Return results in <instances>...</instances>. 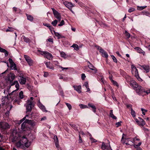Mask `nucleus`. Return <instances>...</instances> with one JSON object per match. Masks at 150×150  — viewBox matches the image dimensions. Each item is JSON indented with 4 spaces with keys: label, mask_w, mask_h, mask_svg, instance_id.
Here are the masks:
<instances>
[{
    "label": "nucleus",
    "mask_w": 150,
    "mask_h": 150,
    "mask_svg": "<svg viewBox=\"0 0 150 150\" xmlns=\"http://www.w3.org/2000/svg\"><path fill=\"white\" fill-rule=\"evenodd\" d=\"M132 141L133 142H134L136 141H139L140 140V139L138 138L137 137H135L133 138L132 139Z\"/></svg>",
    "instance_id": "8fccbe9b"
},
{
    "label": "nucleus",
    "mask_w": 150,
    "mask_h": 150,
    "mask_svg": "<svg viewBox=\"0 0 150 150\" xmlns=\"http://www.w3.org/2000/svg\"><path fill=\"white\" fill-rule=\"evenodd\" d=\"M88 62L89 64L88 65L89 68L92 70L93 71L94 73H96L97 71V69L90 62L88 61Z\"/></svg>",
    "instance_id": "f8f14e48"
},
{
    "label": "nucleus",
    "mask_w": 150,
    "mask_h": 150,
    "mask_svg": "<svg viewBox=\"0 0 150 150\" xmlns=\"http://www.w3.org/2000/svg\"><path fill=\"white\" fill-rule=\"evenodd\" d=\"M142 144V142H140L139 143L137 144H134V143L133 144L134 147V148H137V147H139V146L141 145Z\"/></svg>",
    "instance_id": "a18cd8bd"
},
{
    "label": "nucleus",
    "mask_w": 150,
    "mask_h": 150,
    "mask_svg": "<svg viewBox=\"0 0 150 150\" xmlns=\"http://www.w3.org/2000/svg\"><path fill=\"white\" fill-rule=\"evenodd\" d=\"M111 57L113 59V61L115 63H117V59L115 57L114 55H111Z\"/></svg>",
    "instance_id": "49530a36"
},
{
    "label": "nucleus",
    "mask_w": 150,
    "mask_h": 150,
    "mask_svg": "<svg viewBox=\"0 0 150 150\" xmlns=\"http://www.w3.org/2000/svg\"><path fill=\"white\" fill-rule=\"evenodd\" d=\"M86 77V76L85 75V74H82L81 79L82 80H84L85 79Z\"/></svg>",
    "instance_id": "13d9d810"
},
{
    "label": "nucleus",
    "mask_w": 150,
    "mask_h": 150,
    "mask_svg": "<svg viewBox=\"0 0 150 150\" xmlns=\"http://www.w3.org/2000/svg\"><path fill=\"white\" fill-rule=\"evenodd\" d=\"M146 7V6H137V9L138 10H142L143 9H144Z\"/></svg>",
    "instance_id": "37998d69"
},
{
    "label": "nucleus",
    "mask_w": 150,
    "mask_h": 150,
    "mask_svg": "<svg viewBox=\"0 0 150 150\" xmlns=\"http://www.w3.org/2000/svg\"><path fill=\"white\" fill-rule=\"evenodd\" d=\"M47 40L50 42H51L52 43H53V39L51 38H50L47 39Z\"/></svg>",
    "instance_id": "0e129e2a"
},
{
    "label": "nucleus",
    "mask_w": 150,
    "mask_h": 150,
    "mask_svg": "<svg viewBox=\"0 0 150 150\" xmlns=\"http://www.w3.org/2000/svg\"><path fill=\"white\" fill-rule=\"evenodd\" d=\"M54 34L55 36L58 37V38H60L61 35L59 33L57 32H55Z\"/></svg>",
    "instance_id": "3c124183"
},
{
    "label": "nucleus",
    "mask_w": 150,
    "mask_h": 150,
    "mask_svg": "<svg viewBox=\"0 0 150 150\" xmlns=\"http://www.w3.org/2000/svg\"><path fill=\"white\" fill-rule=\"evenodd\" d=\"M52 63L56 66H57L58 64H59V63L57 61H53Z\"/></svg>",
    "instance_id": "69168bd1"
},
{
    "label": "nucleus",
    "mask_w": 150,
    "mask_h": 150,
    "mask_svg": "<svg viewBox=\"0 0 150 150\" xmlns=\"http://www.w3.org/2000/svg\"><path fill=\"white\" fill-rule=\"evenodd\" d=\"M53 13L55 17L59 21L61 20V16L60 14L57 11L55 10L54 8H51Z\"/></svg>",
    "instance_id": "0eeeda50"
},
{
    "label": "nucleus",
    "mask_w": 150,
    "mask_h": 150,
    "mask_svg": "<svg viewBox=\"0 0 150 150\" xmlns=\"http://www.w3.org/2000/svg\"><path fill=\"white\" fill-rule=\"evenodd\" d=\"M134 90L139 95L144 96V92L145 91V90L143 87L139 85L137 86V88Z\"/></svg>",
    "instance_id": "20e7f679"
},
{
    "label": "nucleus",
    "mask_w": 150,
    "mask_h": 150,
    "mask_svg": "<svg viewBox=\"0 0 150 150\" xmlns=\"http://www.w3.org/2000/svg\"><path fill=\"white\" fill-rule=\"evenodd\" d=\"M125 79H126V80L127 81V82L128 83L129 82H130L131 81H132L131 79V77L128 76L127 75L125 76Z\"/></svg>",
    "instance_id": "f704fd0d"
},
{
    "label": "nucleus",
    "mask_w": 150,
    "mask_h": 150,
    "mask_svg": "<svg viewBox=\"0 0 150 150\" xmlns=\"http://www.w3.org/2000/svg\"><path fill=\"white\" fill-rule=\"evenodd\" d=\"M19 97L20 99H23L24 97L23 92V91H21L19 94Z\"/></svg>",
    "instance_id": "e433bc0d"
},
{
    "label": "nucleus",
    "mask_w": 150,
    "mask_h": 150,
    "mask_svg": "<svg viewBox=\"0 0 150 150\" xmlns=\"http://www.w3.org/2000/svg\"><path fill=\"white\" fill-rule=\"evenodd\" d=\"M8 61H9V62L10 63V64H13V63H14L13 62V61L12 60V59L11 58H9Z\"/></svg>",
    "instance_id": "052dcab7"
},
{
    "label": "nucleus",
    "mask_w": 150,
    "mask_h": 150,
    "mask_svg": "<svg viewBox=\"0 0 150 150\" xmlns=\"http://www.w3.org/2000/svg\"><path fill=\"white\" fill-rule=\"evenodd\" d=\"M40 54L43 55L44 56L46 57L47 59L51 60L52 58V54L47 51H43L40 50H38Z\"/></svg>",
    "instance_id": "39448f33"
},
{
    "label": "nucleus",
    "mask_w": 150,
    "mask_h": 150,
    "mask_svg": "<svg viewBox=\"0 0 150 150\" xmlns=\"http://www.w3.org/2000/svg\"><path fill=\"white\" fill-rule=\"evenodd\" d=\"M17 75L18 77L24 76V74L22 71H17Z\"/></svg>",
    "instance_id": "cd10ccee"
},
{
    "label": "nucleus",
    "mask_w": 150,
    "mask_h": 150,
    "mask_svg": "<svg viewBox=\"0 0 150 150\" xmlns=\"http://www.w3.org/2000/svg\"><path fill=\"white\" fill-rule=\"evenodd\" d=\"M15 85V87L17 88V89H19V85L17 81H15L13 83V84L11 85Z\"/></svg>",
    "instance_id": "a878e982"
},
{
    "label": "nucleus",
    "mask_w": 150,
    "mask_h": 150,
    "mask_svg": "<svg viewBox=\"0 0 150 150\" xmlns=\"http://www.w3.org/2000/svg\"><path fill=\"white\" fill-rule=\"evenodd\" d=\"M138 118L139 119V124L142 126L145 125L146 123L143 119L140 117H139Z\"/></svg>",
    "instance_id": "5701e85b"
},
{
    "label": "nucleus",
    "mask_w": 150,
    "mask_h": 150,
    "mask_svg": "<svg viewBox=\"0 0 150 150\" xmlns=\"http://www.w3.org/2000/svg\"><path fill=\"white\" fill-rule=\"evenodd\" d=\"M88 107L90 108H91L93 111L94 112H96V106L94 105L92 103H89L88 104Z\"/></svg>",
    "instance_id": "6ab92c4d"
},
{
    "label": "nucleus",
    "mask_w": 150,
    "mask_h": 150,
    "mask_svg": "<svg viewBox=\"0 0 150 150\" xmlns=\"http://www.w3.org/2000/svg\"><path fill=\"white\" fill-rule=\"evenodd\" d=\"M74 89L77 91L78 93H80L81 91V86L80 85L79 86L74 85L73 86Z\"/></svg>",
    "instance_id": "dca6fc26"
},
{
    "label": "nucleus",
    "mask_w": 150,
    "mask_h": 150,
    "mask_svg": "<svg viewBox=\"0 0 150 150\" xmlns=\"http://www.w3.org/2000/svg\"><path fill=\"white\" fill-rule=\"evenodd\" d=\"M131 114L133 117L134 118L135 117V112L132 108L131 109Z\"/></svg>",
    "instance_id": "c9c22d12"
},
{
    "label": "nucleus",
    "mask_w": 150,
    "mask_h": 150,
    "mask_svg": "<svg viewBox=\"0 0 150 150\" xmlns=\"http://www.w3.org/2000/svg\"><path fill=\"white\" fill-rule=\"evenodd\" d=\"M43 25L44 26H47L48 28L51 31H52V30L53 29L52 27L50 25V24L48 23H45L43 24Z\"/></svg>",
    "instance_id": "72a5a7b5"
},
{
    "label": "nucleus",
    "mask_w": 150,
    "mask_h": 150,
    "mask_svg": "<svg viewBox=\"0 0 150 150\" xmlns=\"http://www.w3.org/2000/svg\"><path fill=\"white\" fill-rule=\"evenodd\" d=\"M79 106H80V108L82 109L89 108V107H88V106H87L86 105H83L82 104H80Z\"/></svg>",
    "instance_id": "c85d7f7f"
},
{
    "label": "nucleus",
    "mask_w": 150,
    "mask_h": 150,
    "mask_svg": "<svg viewBox=\"0 0 150 150\" xmlns=\"http://www.w3.org/2000/svg\"><path fill=\"white\" fill-rule=\"evenodd\" d=\"M83 86H84L86 88L88 87V81H86L85 82L83 85Z\"/></svg>",
    "instance_id": "6e6d98bb"
},
{
    "label": "nucleus",
    "mask_w": 150,
    "mask_h": 150,
    "mask_svg": "<svg viewBox=\"0 0 150 150\" xmlns=\"http://www.w3.org/2000/svg\"><path fill=\"white\" fill-rule=\"evenodd\" d=\"M0 127L3 129H6L10 128L9 124L6 122H2L0 125Z\"/></svg>",
    "instance_id": "9b49d317"
},
{
    "label": "nucleus",
    "mask_w": 150,
    "mask_h": 150,
    "mask_svg": "<svg viewBox=\"0 0 150 150\" xmlns=\"http://www.w3.org/2000/svg\"><path fill=\"white\" fill-rule=\"evenodd\" d=\"M64 24V20H62L61 21L60 24L58 25V26H61L63 25Z\"/></svg>",
    "instance_id": "de8ad7c7"
},
{
    "label": "nucleus",
    "mask_w": 150,
    "mask_h": 150,
    "mask_svg": "<svg viewBox=\"0 0 150 150\" xmlns=\"http://www.w3.org/2000/svg\"><path fill=\"white\" fill-rule=\"evenodd\" d=\"M38 106L44 112H47V111L46 109L45 106L42 104L39 101L38 103Z\"/></svg>",
    "instance_id": "f3484780"
},
{
    "label": "nucleus",
    "mask_w": 150,
    "mask_h": 150,
    "mask_svg": "<svg viewBox=\"0 0 150 150\" xmlns=\"http://www.w3.org/2000/svg\"><path fill=\"white\" fill-rule=\"evenodd\" d=\"M54 144L56 147L58 148V150H59V149H60L59 148V146L58 142H54Z\"/></svg>",
    "instance_id": "603ef678"
},
{
    "label": "nucleus",
    "mask_w": 150,
    "mask_h": 150,
    "mask_svg": "<svg viewBox=\"0 0 150 150\" xmlns=\"http://www.w3.org/2000/svg\"><path fill=\"white\" fill-rule=\"evenodd\" d=\"M130 84L131 86L133 87L134 90L137 88V86H138L139 85L135 81L133 80L131 81Z\"/></svg>",
    "instance_id": "2eb2a0df"
},
{
    "label": "nucleus",
    "mask_w": 150,
    "mask_h": 150,
    "mask_svg": "<svg viewBox=\"0 0 150 150\" xmlns=\"http://www.w3.org/2000/svg\"><path fill=\"white\" fill-rule=\"evenodd\" d=\"M0 52H2L4 53L6 57L8 55V52L5 49H3L1 47H0Z\"/></svg>",
    "instance_id": "b1692460"
},
{
    "label": "nucleus",
    "mask_w": 150,
    "mask_h": 150,
    "mask_svg": "<svg viewBox=\"0 0 150 150\" xmlns=\"http://www.w3.org/2000/svg\"><path fill=\"white\" fill-rule=\"evenodd\" d=\"M58 21L57 20H55L54 21H52L51 24L54 26H56L57 24Z\"/></svg>",
    "instance_id": "4c0bfd02"
},
{
    "label": "nucleus",
    "mask_w": 150,
    "mask_h": 150,
    "mask_svg": "<svg viewBox=\"0 0 150 150\" xmlns=\"http://www.w3.org/2000/svg\"><path fill=\"white\" fill-rule=\"evenodd\" d=\"M16 145L17 147L21 148H23L24 147V146L22 144L21 140H20L19 141L17 142L16 144Z\"/></svg>",
    "instance_id": "4be33fe9"
},
{
    "label": "nucleus",
    "mask_w": 150,
    "mask_h": 150,
    "mask_svg": "<svg viewBox=\"0 0 150 150\" xmlns=\"http://www.w3.org/2000/svg\"><path fill=\"white\" fill-rule=\"evenodd\" d=\"M15 75L14 74L10 73L7 77L6 79L10 82H12L15 79Z\"/></svg>",
    "instance_id": "6e6552de"
},
{
    "label": "nucleus",
    "mask_w": 150,
    "mask_h": 150,
    "mask_svg": "<svg viewBox=\"0 0 150 150\" xmlns=\"http://www.w3.org/2000/svg\"><path fill=\"white\" fill-rule=\"evenodd\" d=\"M21 142L24 146L27 147H28L30 146V143L28 142V141L25 136H23L20 139Z\"/></svg>",
    "instance_id": "423d86ee"
},
{
    "label": "nucleus",
    "mask_w": 150,
    "mask_h": 150,
    "mask_svg": "<svg viewBox=\"0 0 150 150\" xmlns=\"http://www.w3.org/2000/svg\"><path fill=\"white\" fill-rule=\"evenodd\" d=\"M125 35L127 39H128L130 36V34L127 32V31H125Z\"/></svg>",
    "instance_id": "ea45409f"
},
{
    "label": "nucleus",
    "mask_w": 150,
    "mask_h": 150,
    "mask_svg": "<svg viewBox=\"0 0 150 150\" xmlns=\"http://www.w3.org/2000/svg\"><path fill=\"white\" fill-rule=\"evenodd\" d=\"M64 5L69 9H71L74 6L72 4V3L67 1H66L64 3Z\"/></svg>",
    "instance_id": "4468645a"
},
{
    "label": "nucleus",
    "mask_w": 150,
    "mask_h": 150,
    "mask_svg": "<svg viewBox=\"0 0 150 150\" xmlns=\"http://www.w3.org/2000/svg\"><path fill=\"white\" fill-rule=\"evenodd\" d=\"M129 139L130 138H128L127 139V141L125 143V144H126L131 145V144H131V145L132 146L133 145V144H134V143H133L132 141H131L130 140H129Z\"/></svg>",
    "instance_id": "2f4dec72"
},
{
    "label": "nucleus",
    "mask_w": 150,
    "mask_h": 150,
    "mask_svg": "<svg viewBox=\"0 0 150 150\" xmlns=\"http://www.w3.org/2000/svg\"><path fill=\"white\" fill-rule=\"evenodd\" d=\"M13 28L12 27H8V28L6 30V32H12L13 31Z\"/></svg>",
    "instance_id": "79ce46f5"
},
{
    "label": "nucleus",
    "mask_w": 150,
    "mask_h": 150,
    "mask_svg": "<svg viewBox=\"0 0 150 150\" xmlns=\"http://www.w3.org/2000/svg\"><path fill=\"white\" fill-rule=\"evenodd\" d=\"M26 15L27 17V19L28 20L30 21H33V18L32 16L28 14H26Z\"/></svg>",
    "instance_id": "c756f323"
},
{
    "label": "nucleus",
    "mask_w": 150,
    "mask_h": 150,
    "mask_svg": "<svg viewBox=\"0 0 150 150\" xmlns=\"http://www.w3.org/2000/svg\"><path fill=\"white\" fill-rule=\"evenodd\" d=\"M65 104L69 110H71V109L72 107L70 104L66 103Z\"/></svg>",
    "instance_id": "c03bdc74"
},
{
    "label": "nucleus",
    "mask_w": 150,
    "mask_h": 150,
    "mask_svg": "<svg viewBox=\"0 0 150 150\" xmlns=\"http://www.w3.org/2000/svg\"><path fill=\"white\" fill-rule=\"evenodd\" d=\"M54 142H58V140L57 136H54Z\"/></svg>",
    "instance_id": "864d4df0"
},
{
    "label": "nucleus",
    "mask_w": 150,
    "mask_h": 150,
    "mask_svg": "<svg viewBox=\"0 0 150 150\" xmlns=\"http://www.w3.org/2000/svg\"><path fill=\"white\" fill-rule=\"evenodd\" d=\"M135 10V8L133 7L130 8L128 10V11L129 13H131L132 12L134 11Z\"/></svg>",
    "instance_id": "09e8293b"
},
{
    "label": "nucleus",
    "mask_w": 150,
    "mask_h": 150,
    "mask_svg": "<svg viewBox=\"0 0 150 150\" xmlns=\"http://www.w3.org/2000/svg\"><path fill=\"white\" fill-rule=\"evenodd\" d=\"M141 110L142 111V114L145 115V112H147V110L146 109H145L143 108H141Z\"/></svg>",
    "instance_id": "a19ab883"
},
{
    "label": "nucleus",
    "mask_w": 150,
    "mask_h": 150,
    "mask_svg": "<svg viewBox=\"0 0 150 150\" xmlns=\"http://www.w3.org/2000/svg\"><path fill=\"white\" fill-rule=\"evenodd\" d=\"M124 135V134H122V139H121V142L122 144H125V141L124 140H123V138H124L123 135Z\"/></svg>",
    "instance_id": "bf43d9fd"
},
{
    "label": "nucleus",
    "mask_w": 150,
    "mask_h": 150,
    "mask_svg": "<svg viewBox=\"0 0 150 150\" xmlns=\"http://www.w3.org/2000/svg\"><path fill=\"white\" fill-rule=\"evenodd\" d=\"M112 110H110V116L113 119H117L116 117L113 114Z\"/></svg>",
    "instance_id": "bb28decb"
},
{
    "label": "nucleus",
    "mask_w": 150,
    "mask_h": 150,
    "mask_svg": "<svg viewBox=\"0 0 150 150\" xmlns=\"http://www.w3.org/2000/svg\"><path fill=\"white\" fill-rule=\"evenodd\" d=\"M18 81L20 84H25L26 82V78L24 76L18 77Z\"/></svg>",
    "instance_id": "9d476101"
},
{
    "label": "nucleus",
    "mask_w": 150,
    "mask_h": 150,
    "mask_svg": "<svg viewBox=\"0 0 150 150\" xmlns=\"http://www.w3.org/2000/svg\"><path fill=\"white\" fill-rule=\"evenodd\" d=\"M134 71L135 72V76L137 79H138V77H139L138 75V72L137 69L136 68L134 70Z\"/></svg>",
    "instance_id": "58836bf2"
},
{
    "label": "nucleus",
    "mask_w": 150,
    "mask_h": 150,
    "mask_svg": "<svg viewBox=\"0 0 150 150\" xmlns=\"http://www.w3.org/2000/svg\"><path fill=\"white\" fill-rule=\"evenodd\" d=\"M79 143H82L83 142L82 139L81 138V136H80V135H79Z\"/></svg>",
    "instance_id": "e2e57ef3"
},
{
    "label": "nucleus",
    "mask_w": 150,
    "mask_h": 150,
    "mask_svg": "<svg viewBox=\"0 0 150 150\" xmlns=\"http://www.w3.org/2000/svg\"><path fill=\"white\" fill-rule=\"evenodd\" d=\"M24 57L25 58V60L27 61L28 64L30 66H31L33 64V62L31 58L29 56L24 55Z\"/></svg>",
    "instance_id": "1a4fd4ad"
},
{
    "label": "nucleus",
    "mask_w": 150,
    "mask_h": 150,
    "mask_svg": "<svg viewBox=\"0 0 150 150\" xmlns=\"http://www.w3.org/2000/svg\"><path fill=\"white\" fill-rule=\"evenodd\" d=\"M141 67L143 68L146 72L148 73L149 71V67L148 65H143L141 66Z\"/></svg>",
    "instance_id": "412c9836"
},
{
    "label": "nucleus",
    "mask_w": 150,
    "mask_h": 150,
    "mask_svg": "<svg viewBox=\"0 0 150 150\" xmlns=\"http://www.w3.org/2000/svg\"><path fill=\"white\" fill-rule=\"evenodd\" d=\"M101 147L103 149H107L110 150L111 149V148L109 144H106L105 143L103 142Z\"/></svg>",
    "instance_id": "ddd939ff"
},
{
    "label": "nucleus",
    "mask_w": 150,
    "mask_h": 150,
    "mask_svg": "<svg viewBox=\"0 0 150 150\" xmlns=\"http://www.w3.org/2000/svg\"><path fill=\"white\" fill-rule=\"evenodd\" d=\"M134 49L137 51V52L141 54L144 55L145 54V52L141 48L138 47L134 48Z\"/></svg>",
    "instance_id": "a211bd4d"
},
{
    "label": "nucleus",
    "mask_w": 150,
    "mask_h": 150,
    "mask_svg": "<svg viewBox=\"0 0 150 150\" xmlns=\"http://www.w3.org/2000/svg\"><path fill=\"white\" fill-rule=\"evenodd\" d=\"M23 40L24 42H26V43L30 42V40L29 38L23 36Z\"/></svg>",
    "instance_id": "7c9ffc66"
},
{
    "label": "nucleus",
    "mask_w": 150,
    "mask_h": 150,
    "mask_svg": "<svg viewBox=\"0 0 150 150\" xmlns=\"http://www.w3.org/2000/svg\"><path fill=\"white\" fill-rule=\"evenodd\" d=\"M71 47H73L75 50H79V49L78 45L76 44H73L71 46Z\"/></svg>",
    "instance_id": "473e14b6"
},
{
    "label": "nucleus",
    "mask_w": 150,
    "mask_h": 150,
    "mask_svg": "<svg viewBox=\"0 0 150 150\" xmlns=\"http://www.w3.org/2000/svg\"><path fill=\"white\" fill-rule=\"evenodd\" d=\"M144 93H146V94H148L149 93H150V90H148L146 91L145 90V91L144 92Z\"/></svg>",
    "instance_id": "774afa93"
},
{
    "label": "nucleus",
    "mask_w": 150,
    "mask_h": 150,
    "mask_svg": "<svg viewBox=\"0 0 150 150\" xmlns=\"http://www.w3.org/2000/svg\"><path fill=\"white\" fill-rule=\"evenodd\" d=\"M28 117V115H27L24 117H23L22 119L20 120V123H21L22 122L25 120V122L22 124L21 126V129L23 130L24 131H26L28 129L27 123L30 124L32 122V120H31L26 119V117Z\"/></svg>",
    "instance_id": "f257e3e1"
},
{
    "label": "nucleus",
    "mask_w": 150,
    "mask_h": 150,
    "mask_svg": "<svg viewBox=\"0 0 150 150\" xmlns=\"http://www.w3.org/2000/svg\"><path fill=\"white\" fill-rule=\"evenodd\" d=\"M99 52L101 53V54L103 57H105L106 58L108 57V55L107 53L102 48L100 49V51Z\"/></svg>",
    "instance_id": "aec40b11"
},
{
    "label": "nucleus",
    "mask_w": 150,
    "mask_h": 150,
    "mask_svg": "<svg viewBox=\"0 0 150 150\" xmlns=\"http://www.w3.org/2000/svg\"><path fill=\"white\" fill-rule=\"evenodd\" d=\"M10 68L12 70H17V69L16 64L14 63L10 64Z\"/></svg>",
    "instance_id": "393cba45"
},
{
    "label": "nucleus",
    "mask_w": 150,
    "mask_h": 150,
    "mask_svg": "<svg viewBox=\"0 0 150 150\" xmlns=\"http://www.w3.org/2000/svg\"><path fill=\"white\" fill-rule=\"evenodd\" d=\"M18 132L16 129H14L11 132L10 135V138L12 142L16 141L18 138Z\"/></svg>",
    "instance_id": "7ed1b4c3"
},
{
    "label": "nucleus",
    "mask_w": 150,
    "mask_h": 150,
    "mask_svg": "<svg viewBox=\"0 0 150 150\" xmlns=\"http://www.w3.org/2000/svg\"><path fill=\"white\" fill-rule=\"evenodd\" d=\"M60 54L61 57H65L66 56V54L64 52H61Z\"/></svg>",
    "instance_id": "5fc2aeb1"
},
{
    "label": "nucleus",
    "mask_w": 150,
    "mask_h": 150,
    "mask_svg": "<svg viewBox=\"0 0 150 150\" xmlns=\"http://www.w3.org/2000/svg\"><path fill=\"white\" fill-rule=\"evenodd\" d=\"M131 67L133 71H134V70L136 69V67L133 65H132Z\"/></svg>",
    "instance_id": "338daca9"
},
{
    "label": "nucleus",
    "mask_w": 150,
    "mask_h": 150,
    "mask_svg": "<svg viewBox=\"0 0 150 150\" xmlns=\"http://www.w3.org/2000/svg\"><path fill=\"white\" fill-rule=\"evenodd\" d=\"M90 139L92 143H95L97 142L96 140L93 138H90Z\"/></svg>",
    "instance_id": "4d7b16f0"
},
{
    "label": "nucleus",
    "mask_w": 150,
    "mask_h": 150,
    "mask_svg": "<svg viewBox=\"0 0 150 150\" xmlns=\"http://www.w3.org/2000/svg\"><path fill=\"white\" fill-rule=\"evenodd\" d=\"M112 82L113 84L115 85L116 86H118L117 83L114 80L112 81Z\"/></svg>",
    "instance_id": "680f3d73"
},
{
    "label": "nucleus",
    "mask_w": 150,
    "mask_h": 150,
    "mask_svg": "<svg viewBox=\"0 0 150 150\" xmlns=\"http://www.w3.org/2000/svg\"><path fill=\"white\" fill-rule=\"evenodd\" d=\"M33 97H31L30 99L27 100L26 104L27 112H30L32 110V108L33 106Z\"/></svg>",
    "instance_id": "f03ea898"
}]
</instances>
